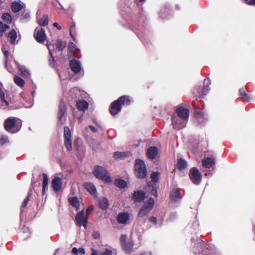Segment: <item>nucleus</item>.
Returning a JSON list of instances; mask_svg holds the SVG:
<instances>
[{
	"instance_id": "1",
	"label": "nucleus",
	"mask_w": 255,
	"mask_h": 255,
	"mask_svg": "<svg viewBox=\"0 0 255 255\" xmlns=\"http://www.w3.org/2000/svg\"><path fill=\"white\" fill-rule=\"evenodd\" d=\"M21 125V121L15 117H9L4 122V129L12 133L18 132L20 130Z\"/></svg>"
},
{
	"instance_id": "2",
	"label": "nucleus",
	"mask_w": 255,
	"mask_h": 255,
	"mask_svg": "<svg viewBox=\"0 0 255 255\" xmlns=\"http://www.w3.org/2000/svg\"><path fill=\"white\" fill-rule=\"evenodd\" d=\"M134 174L136 177L139 179H143L147 176V169L144 162L139 159L135 161Z\"/></svg>"
},
{
	"instance_id": "3",
	"label": "nucleus",
	"mask_w": 255,
	"mask_h": 255,
	"mask_svg": "<svg viewBox=\"0 0 255 255\" xmlns=\"http://www.w3.org/2000/svg\"><path fill=\"white\" fill-rule=\"evenodd\" d=\"M93 174L97 178L106 183H110L112 181L108 171L102 166L99 165L96 166L93 171Z\"/></svg>"
},
{
	"instance_id": "4",
	"label": "nucleus",
	"mask_w": 255,
	"mask_h": 255,
	"mask_svg": "<svg viewBox=\"0 0 255 255\" xmlns=\"http://www.w3.org/2000/svg\"><path fill=\"white\" fill-rule=\"evenodd\" d=\"M120 244L122 250L128 254H130L133 251L134 246L133 241L128 238L126 235H122L120 239Z\"/></svg>"
},
{
	"instance_id": "5",
	"label": "nucleus",
	"mask_w": 255,
	"mask_h": 255,
	"mask_svg": "<svg viewBox=\"0 0 255 255\" xmlns=\"http://www.w3.org/2000/svg\"><path fill=\"white\" fill-rule=\"evenodd\" d=\"M189 176L193 184L199 185L202 181V175L196 167H192L189 172Z\"/></svg>"
},
{
	"instance_id": "6",
	"label": "nucleus",
	"mask_w": 255,
	"mask_h": 255,
	"mask_svg": "<svg viewBox=\"0 0 255 255\" xmlns=\"http://www.w3.org/2000/svg\"><path fill=\"white\" fill-rule=\"evenodd\" d=\"M88 218L85 216L84 209L78 212L75 216V222L78 227L83 226L86 229L88 224Z\"/></svg>"
},
{
	"instance_id": "7",
	"label": "nucleus",
	"mask_w": 255,
	"mask_h": 255,
	"mask_svg": "<svg viewBox=\"0 0 255 255\" xmlns=\"http://www.w3.org/2000/svg\"><path fill=\"white\" fill-rule=\"evenodd\" d=\"M64 141L67 150L71 151L72 149L71 133L68 127L64 128Z\"/></svg>"
},
{
	"instance_id": "8",
	"label": "nucleus",
	"mask_w": 255,
	"mask_h": 255,
	"mask_svg": "<svg viewBox=\"0 0 255 255\" xmlns=\"http://www.w3.org/2000/svg\"><path fill=\"white\" fill-rule=\"evenodd\" d=\"M187 121L177 116H173L172 117V124L173 128L176 130L184 128L186 126Z\"/></svg>"
},
{
	"instance_id": "9",
	"label": "nucleus",
	"mask_w": 255,
	"mask_h": 255,
	"mask_svg": "<svg viewBox=\"0 0 255 255\" xmlns=\"http://www.w3.org/2000/svg\"><path fill=\"white\" fill-rule=\"evenodd\" d=\"M68 56L71 58L72 56L75 58H80V50L73 42H69L68 44Z\"/></svg>"
},
{
	"instance_id": "10",
	"label": "nucleus",
	"mask_w": 255,
	"mask_h": 255,
	"mask_svg": "<svg viewBox=\"0 0 255 255\" xmlns=\"http://www.w3.org/2000/svg\"><path fill=\"white\" fill-rule=\"evenodd\" d=\"M33 36L37 42L42 43L46 39L45 30L42 28L36 27L34 30Z\"/></svg>"
},
{
	"instance_id": "11",
	"label": "nucleus",
	"mask_w": 255,
	"mask_h": 255,
	"mask_svg": "<svg viewBox=\"0 0 255 255\" xmlns=\"http://www.w3.org/2000/svg\"><path fill=\"white\" fill-rule=\"evenodd\" d=\"M119 101L117 99L113 102L110 105L109 112L112 116H116L122 110V107Z\"/></svg>"
},
{
	"instance_id": "12",
	"label": "nucleus",
	"mask_w": 255,
	"mask_h": 255,
	"mask_svg": "<svg viewBox=\"0 0 255 255\" xmlns=\"http://www.w3.org/2000/svg\"><path fill=\"white\" fill-rule=\"evenodd\" d=\"M177 117L187 121L189 116V111L183 107L178 108L176 110Z\"/></svg>"
},
{
	"instance_id": "13",
	"label": "nucleus",
	"mask_w": 255,
	"mask_h": 255,
	"mask_svg": "<svg viewBox=\"0 0 255 255\" xmlns=\"http://www.w3.org/2000/svg\"><path fill=\"white\" fill-rule=\"evenodd\" d=\"M69 66L72 71L76 74L79 73L82 69L80 62L74 59L70 61Z\"/></svg>"
},
{
	"instance_id": "14",
	"label": "nucleus",
	"mask_w": 255,
	"mask_h": 255,
	"mask_svg": "<svg viewBox=\"0 0 255 255\" xmlns=\"http://www.w3.org/2000/svg\"><path fill=\"white\" fill-rule=\"evenodd\" d=\"M146 198L145 192L142 190L134 191L132 195V199L135 203L141 202Z\"/></svg>"
},
{
	"instance_id": "15",
	"label": "nucleus",
	"mask_w": 255,
	"mask_h": 255,
	"mask_svg": "<svg viewBox=\"0 0 255 255\" xmlns=\"http://www.w3.org/2000/svg\"><path fill=\"white\" fill-rule=\"evenodd\" d=\"M129 220V214L127 212L120 213L117 217V221L119 224H127Z\"/></svg>"
},
{
	"instance_id": "16",
	"label": "nucleus",
	"mask_w": 255,
	"mask_h": 255,
	"mask_svg": "<svg viewBox=\"0 0 255 255\" xmlns=\"http://www.w3.org/2000/svg\"><path fill=\"white\" fill-rule=\"evenodd\" d=\"M158 153V149L156 146H150L146 151V156L148 159L153 160L155 159Z\"/></svg>"
},
{
	"instance_id": "17",
	"label": "nucleus",
	"mask_w": 255,
	"mask_h": 255,
	"mask_svg": "<svg viewBox=\"0 0 255 255\" xmlns=\"http://www.w3.org/2000/svg\"><path fill=\"white\" fill-rule=\"evenodd\" d=\"M118 101L122 106H128L133 102L132 99L129 96L124 95L121 96L118 99Z\"/></svg>"
},
{
	"instance_id": "18",
	"label": "nucleus",
	"mask_w": 255,
	"mask_h": 255,
	"mask_svg": "<svg viewBox=\"0 0 255 255\" xmlns=\"http://www.w3.org/2000/svg\"><path fill=\"white\" fill-rule=\"evenodd\" d=\"M216 159L214 157L204 158L202 160V163L203 167L210 168L215 165Z\"/></svg>"
},
{
	"instance_id": "19",
	"label": "nucleus",
	"mask_w": 255,
	"mask_h": 255,
	"mask_svg": "<svg viewBox=\"0 0 255 255\" xmlns=\"http://www.w3.org/2000/svg\"><path fill=\"white\" fill-rule=\"evenodd\" d=\"M76 107L79 111L85 112L89 107V104L84 100H78L76 102Z\"/></svg>"
},
{
	"instance_id": "20",
	"label": "nucleus",
	"mask_w": 255,
	"mask_h": 255,
	"mask_svg": "<svg viewBox=\"0 0 255 255\" xmlns=\"http://www.w3.org/2000/svg\"><path fill=\"white\" fill-rule=\"evenodd\" d=\"M52 187L53 190L56 191H59L61 189L62 182L60 178L56 177L52 180Z\"/></svg>"
},
{
	"instance_id": "21",
	"label": "nucleus",
	"mask_w": 255,
	"mask_h": 255,
	"mask_svg": "<svg viewBox=\"0 0 255 255\" xmlns=\"http://www.w3.org/2000/svg\"><path fill=\"white\" fill-rule=\"evenodd\" d=\"M209 90V86L204 85L203 86H200L198 89L197 96L200 98H203Z\"/></svg>"
},
{
	"instance_id": "22",
	"label": "nucleus",
	"mask_w": 255,
	"mask_h": 255,
	"mask_svg": "<svg viewBox=\"0 0 255 255\" xmlns=\"http://www.w3.org/2000/svg\"><path fill=\"white\" fill-rule=\"evenodd\" d=\"M17 69L22 77L24 78H29L30 77L29 71L24 66L18 64Z\"/></svg>"
},
{
	"instance_id": "23",
	"label": "nucleus",
	"mask_w": 255,
	"mask_h": 255,
	"mask_svg": "<svg viewBox=\"0 0 255 255\" xmlns=\"http://www.w3.org/2000/svg\"><path fill=\"white\" fill-rule=\"evenodd\" d=\"M170 198L171 200L174 202H177L181 198V192L179 189L173 190L170 194Z\"/></svg>"
},
{
	"instance_id": "24",
	"label": "nucleus",
	"mask_w": 255,
	"mask_h": 255,
	"mask_svg": "<svg viewBox=\"0 0 255 255\" xmlns=\"http://www.w3.org/2000/svg\"><path fill=\"white\" fill-rule=\"evenodd\" d=\"M109 206V202L107 198L102 197L99 199V207L101 209L105 210L108 208Z\"/></svg>"
},
{
	"instance_id": "25",
	"label": "nucleus",
	"mask_w": 255,
	"mask_h": 255,
	"mask_svg": "<svg viewBox=\"0 0 255 255\" xmlns=\"http://www.w3.org/2000/svg\"><path fill=\"white\" fill-rule=\"evenodd\" d=\"M66 46V42L61 40V39H57L53 45L54 48L58 51H63L65 48Z\"/></svg>"
},
{
	"instance_id": "26",
	"label": "nucleus",
	"mask_w": 255,
	"mask_h": 255,
	"mask_svg": "<svg viewBox=\"0 0 255 255\" xmlns=\"http://www.w3.org/2000/svg\"><path fill=\"white\" fill-rule=\"evenodd\" d=\"M84 187L92 195L96 196V188L93 183H86L84 184Z\"/></svg>"
},
{
	"instance_id": "27",
	"label": "nucleus",
	"mask_w": 255,
	"mask_h": 255,
	"mask_svg": "<svg viewBox=\"0 0 255 255\" xmlns=\"http://www.w3.org/2000/svg\"><path fill=\"white\" fill-rule=\"evenodd\" d=\"M66 111V108L65 104L63 103H60L59 106L58 112V118L60 121H62V117L64 115Z\"/></svg>"
},
{
	"instance_id": "28",
	"label": "nucleus",
	"mask_w": 255,
	"mask_h": 255,
	"mask_svg": "<svg viewBox=\"0 0 255 255\" xmlns=\"http://www.w3.org/2000/svg\"><path fill=\"white\" fill-rule=\"evenodd\" d=\"M68 202L71 205L75 208L76 210L78 211L80 208V202L77 197H71L68 199Z\"/></svg>"
},
{
	"instance_id": "29",
	"label": "nucleus",
	"mask_w": 255,
	"mask_h": 255,
	"mask_svg": "<svg viewBox=\"0 0 255 255\" xmlns=\"http://www.w3.org/2000/svg\"><path fill=\"white\" fill-rule=\"evenodd\" d=\"M23 5L19 2L16 1L12 2L11 4V10L14 13H17L23 9Z\"/></svg>"
},
{
	"instance_id": "30",
	"label": "nucleus",
	"mask_w": 255,
	"mask_h": 255,
	"mask_svg": "<svg viewBox=\"0 0 255 255\" xmlns=\"http://www.w3.org/2000/svg\"><path fill=\"white\" fill-rule=\"evenodd\" d=\"M7 37L9 39V42L11 44H15L17 37V32L14 29H12L8 32Z\"/></svg>"
},
{
	"instance_id": "31",
	"label": "nucleus",
	"mask_w": 255,
	"mask_h": 255,
	"mask_svg": "<svg viewBox=\"0 0 255 255\" xmlns=\"http://www.w3.org/2000/svg\"><path fill=\"white\" fill-rule=\"evenodd\" d=\"M187 167V162L182 158H179L177 160V167L178 169L182 170L185 169Z\"/></svg>"
},
{
	"instance_id": "32",
	"label": "nucleus",
	"mask_w": 255,
	"mask_h": 255,
	"mask_svg": "<svg viewBox=\"0 0 255 255\" xmlns=\"http://www.w3.org/2000/svg\"><path fill=\"white\" fill-rule=\"evenodd\" d=\"M130 154L129 152H119L116 151L114 153L113 157L114 159L124 158Z\"/></svg>"
},
{
	"instance_id": "33",
	"label": "nucleus",
	"mask_w": 255,
	"mask_h": 255,
	"mask_svg": "<svg viewBox=\"0 0 255 255\" xmlns=\"http://www.w3.org/2000/svg\"><path fill=\"white\" fill-rule=\"evenodd\" d=\"M147 184L149 189L151 191V193L155 197H157V189L156 184L152 183V182H148Z\"/></svg>"
},
{
	"instance_id": "34",
	"label": "nucleus",
	"mask_w": 255,
	"mask_h": 255,
	"mask_svg": "<svg viewBox=\"0 0 255 255\" xmlns=\"http://www.w3.org/2000/svg\"><path fill=\"white\" fill-rule=\"evenodd\" d=\"M154 199L152 197H150L146 202H145L143 207L152 210L154 207Z\"/></svg>"
},
{
	"instance_id": "35",
	"label": "nucleus",
	"mask_w": 255,
	"mask_h": 255,
	"mask_svg": "<svg viewBox=\"0 0 255 255\" xmlns=\"http://www.w3.org/2000/svg\"><path fill=\"white\" fill-rule=\"evenodd\" d=\"M160 173L159 172H153L150 175L152 183L156 184L159 180Z\"/></svg>"
},
{
	"instance_id": "36",
	"label": "nucleus",
	"mask_w": 255,
	"mask_h": 255,
	"mask_svg": "<svg viewBox=\"0 0 255 255\" xmlns=\"http://www.w3.org/2000/svg\"><path fill=\"white\" fill-rule=\"evenodd\" d=\"M37 22L40 26H46L48 23V17L47 15H43L38 20Z\"/></svg>"
},
{
	"instance_id": "37",
	"label": "nucleus",
	"mask_w": 255,
	"mask_h": 255,
	"mask_svg": "<svg viewBox=\"0 0 255 255\" xmlns=\"http://www.w3.org/2000/svg\"><path fill=\"white\" fill-rule=\"evenodd\" d=\"M13 81L15 84L20 87H23L24 86V81L17 75L14 76Z\"/></svg>"
},
{
	"instance_id": "38",
	"label": "nucleus",
	"mask_w": 255,
	"mask_h": 255,
	"mask_svg": "<svg viewBox=\"0 0 255 255\" xmlns=\"http://www.w3.org/2000/svg\"><path fill=\"white\" fill-rule=\"evenodd\" d=\"M151 211V210L146 208L145 207H142L139 210L137 214V217L142 218L146 216Z\"/></svg>"
},
{
	"instance_id": "39",
	"label": "nucleus",
	"mask_w": 255,
	"mask_h": 255,
	"mask_svg": "<svg viewBox=\"0 0 255 255\" xmlns=\"http://www.w3.org/2000/svg\"><path fill=\"white\" fill-rule=\"evenodd\" d=\"M43 182H42V194H44L45 190L47 188L48 183V178L46 173H43Z\"/></svg>"
},
{
	"instance_id": "40",
	"label": "nucleus",
	"mask_w": 255,
	"mask_h": 255,
	"mask_svg": "<svg viewBox=\"0 0 255 255\" xmlns=\"http://www.w3.org/2000/svg\"><path fill=\"white\" fill-rule=\"evenodd\" d=\"M9 29V26L7 24H3L2 21H0V38H1L4 32Z\"/></svg>"
},
{
	"instance_id": "41",
	"label": "nucleus",
	"mask_w": 255,
	"mask_h": 255,
	"mask_svg": "<svg viewBox=\"0 0 255 255\" xmlns=\"http://www.w3.org/2000/svg\"><path fill=\"white\" fill-rule=\"evenodd\" d=\"M115 184L120 188H125L127 186V182L123 179L115 180Z\"/></svg>"
},
{
	"instance_id": "42",
	"label": "nucleus",
	"mask_w": 255,
	"mask_h": 255,
	"mask_svg": "<svg viewBox=\"0 0 255 255\" xmlns=\"http://www.w3.org/2000/svg\"><path fill=\"white\" fill-rule=\"evenodd\" d=\"M2 51L4 55V67L7 68V62H8V58L9 55V52L8 50L5 49L4 47H2Z\"/></svg>"
},
{
	"instance_id": "43",
	"label": "nucleus",
	"mask_w": 255,
	"mask_h": 255,
	"mask_svg": "<svg viewBox=\"0 0 255 255\" xmlns=\"http://www.w3.org/2000/svg\"><path fill=\"white\" fill-rule=\"evenodd\" d=\"M1 18L4 22L7 23V24L11 23L12 21V18L10 14L7 12L3 13L1 16Z\"/></svg>"
},
{
	"instance_id": "44",
	"label": "nucleus",
	"mask_w": 255,
	"mask_h": 255,
	"mask_svg": "<svg viewBox=\"0 0 255 255\" xmlns=\"http://www.w3.org/2000/svg\"><path fill=\"white\" fill-rule=\"evenodd\" d=\"M47 47H48V49L49 50V54L50 55V58L48 60L49 65L51 67H54V65H55L54 64V56H53V54L52 53V50L50 48L49 45H48L47 46Z\"/></svg>"
},
{
	"instance_id": "45",
	"label": "nucleus",
	"mask_w": 255,
	"mask_h": 255,
	"mask_svg": "<svg viewBox=\"0 0 255 255\" xmlns=\"http://www.w3.org/2000/svg\"><path fill=\"white\" fill-rule=\"evenodd\" d=\"M4 97V92L1 88H0V99L1 102L4 103L5 104L6 106H8V102L5 100Z\"/></svg>"
},
{
	"instance_id": "46",
	"label": "nucleus",
	"mask_w": 255,
	"mask_h": 255,
	"mask_svg": "<svg viewBox=\"0 0 255 255\" xmlns=\"http://www.w3.org/2000/svg\"><path fill=\"white\" fill-rule=\"evenodd\" d=\"M31 196V192H29L28 193L27 196L24 199V200L21 204V207L22 208H25L26 207L28 202L29 200V199H30Z\"/></svg>"
},
{
	"instance_id": "47",
	"label": "nucleus",
	"mask_w": 255,
	"mask_h": 255,
	"mask_svg": "<svg viewBox=\"0 0 255 255\" xmlns=\"http://www.w3.org/2000/svg\"><path fill=\"white\" fill-rule=\"evenodd\" d=\"M75 23L73 22L72 24V25H70L69 31H70V35L71 36V37L72 38L73 40L74 41H75L76 38H75L74 34H73V31L74 30V29H75Z\"/></svg>"
},
{
	"instance_id": "48",
	"label": "nucleus",
	"mask_w": 255,
	"mask_h": 255,
	"mask_svg": "<svg viewBox=\"0 0 255 255\" xmlns=\"http://www.w3.org/2000/svg\"><path fill=\"white\" fill-rule=\"evenodd\" d=\"M94 208L93 206H90L86 210V217L88 218L89 216L91 214V212L93 210Z\"/></svg>"
},
{
	"instance_id": "49",
	"label": "nucleus",
	"mask_w": 255,
	"mask_h": 255,
	"mask_svg": "<svg viewBox=\"0 0 255 255\" xmlns=\"http://www.w3.org/2000/svg\"><path fill=\"white\" fill-rule=\"evenodd\" d=\"M241 97L246 102H249L250 101V97L247 93H246Z\"/></svg>"
},
{
	"instance_id": "50",
	"label": "nucleus",
	"mask_w": 255,
	"mask_h": 255,
	"mask_svg": "<svg viewBox=\"0 0 255 255\" xmlns=\"http://www.w3.org/2000/svg\"><path fill=\"white\" fill-rule=\"evenodd\" d=\"M150 222L152 223L154 225H156L157 223V219L156 217L152 216L149 219Z\"/></svg>"
},
{
	"instance_id": "51",
	"label": "nucleus",
	"mask_w": 255,
	"mask_h": 255,
	"mask_svg": "<svg viewBox=\"0 0 255 255\" xmlns=\"http://www.w3.org/2000/svg\"><path fill=\"white\" fill-rule=\"evenodd\" d=\"M8 141V139L6 137L2 136L0 139V143L2 145L6 143Z\"/></svg>"
},
{
	"instance_id": "52",
	"label": "nucleus",
	"mask_w": 255,
	"mask_h": 255,
	"mask_svg": "<svg viewBox=\"0 0 255 255\" xmlns=\"http://www.w3.org/2000/svg\"><path fill=\"white\" fill-rule=\"evenodd\" d=\"M113 252L112 250L109 249H106L105 251L103 253V255H112Z\"/></svg>"
},
{
	"instance_id": "53",
	"label": "nucleus",
	"mask_w": 255,
	"mask_h": 255,
	"mask_svg": "<svg viewBox=\"0 0 255 255\" xmlns=\"http://www.w3.org/2000/svg\"><path fill=\"white\" fill-rule=\"evenodd\" d=\"M246 93V90L245 88H242L239 89V94L241 97L245 94Z\"/></svg>"
},
{
	"instance_id": "54",
	"label": "nucleus",
	"mask_w": 255,
	"mask_h": 255,
	"mask_svg": "<svg viewBox=\"0 0 255 255\" xmlns=\"http://www.w3.org/2000/svg\"><path fill=\"white\" fill-rule=\"evenodd\" d=\"M22 19H29L30 18V14L28 12L23 13L22 15Z\"/></svg>"
},
{
	"instance_id": "55",
	"label": "nucleus",
	"mask_w": 255,
	"mask_h": 255,
	"mask_svg": "<svg viewBox=\"0 0 255 255\" xmlns=\"http://www.w3.org/2000/svg\"><path fill=\"white\" fill-rule=\"evenodd\" d=\"M89 128L93 132H97L98 131V129L93 126L90 125Z\"/></svg>"
},
{
	"instance_id": "56",
	"label": "nucleus",
	"mask_w": 255,
	"mask_h": 255,
	"mask_svg": "<svg viewBox=\"0 0 255 255\" xmlns=\"http://www.w3.org/2000/svg\"><path fill=\"white\" fill-rule=\"evenodd\" d=\"M78 253L82 255H84L85 254V249L82 248H79L78 249Z\"/></svg>"
},
{
	"instance_id": "57",
	"label": "nucleus",
	"mask_w": 255,
	"mask_h": 255,
	"mask_svg": "<svg viewBox=\"0 0 255 255\" xmlns=\"http://www.w3.org/2000/svg\"><path fill=\"white\" fill-rule=\"evenodd\" d=\"M53 25L54 27H56L58 30H61L62 29L61 26H59L57 22H54Z\"/></svg>"
},
{
	"instance_id": "58",
	"label": "nucleus",
	"mask_w": 255,
	"mask_h": 255,
	"mask_svg": "<svg viewBox=\"0 0 255 255\" xmlns=\"http://www.w3.org/2000/svg\"><path fill=\"white\" fill-rule=\"evenodd\" d=\"M100 233L97 232L93 234V236L95 239H98L100 238Z\"/></svg>"
},
{
	"instance_id": "59",
	"label": "nucleus",
	"mask_w": 255,
	"mask_h": 255,
	"mask_svg": "<svg viewBox=\"0 0 255 255\" xmlns=\"http://www.w3.org/2000/svg\"><path fill=\"white\" fill-rule=\"evenodd\" d=\"M79 139L78 138H77L75 139V140L74 141V146L75 147H76V150H78V147L77 146V144H78V143L79 142Z\"/></svg>"
},
{
	"instance_id": "60",
	"label": "nucleus",
	"mask_w": 255,
	"mask_h": 255,
	"mask_svg": "<svg viewBox=\"0 0 255 255\" xmlns=\"http://www.w3.org/2000/svg\"><path fill=\"white\" fill-rule=\"evenodd\" d=\"M72 253L73 254H76L78 253V249H77L76 248L74 247L72 249Z\"/></svg>"
},
{
	"instance_id": "61",
	"label": "nucleus",
	"mask_w": 255,
	"mask_h": 255,
	"mask_svg": "<svg viewBox=\"0 0 255 255\" xmlns=\"http://www.w3.org/2000/svg\"><path fill=\"white\" fill-rule=\"evenodd\" d=\"M139 255H151V254L149 252H143L141 253Z\"/></svg>"
},
{
	"instance_id": "62",
	"label": "nucleus",
	"mask_w": 255,
	"mask_h": 255,
	"mask_svg": "<svg viewBox=\"0 0 255 255\" xmlns=\"http://www.w3.org/2000/svg\"><path fill=\"white\" fill-rule=\"evenodd\" d=\"M249 5H255V0H250Z\"/></svg>"
},
{
	"instance_id": "63",
	"label": "nucleus",
	"mask_w": 255,
	"mask_h": 255,
	"mask_svg": "<svg viewBox=\"0 0 255 255\" xmlns=\"http://www.w3.org/2000/svg\"><path fill=\"white\" fill-rule=\"evenodd\" d=\"M92 253L91 254V255H98V253L96 251L94 250V249H92Z\"/></svg>"
},
{
	"instance_id": "64",
	"label": "nucleus",
	"mask_w": 255,
	"mask_h": 255,
	"mask_svg": "<svg viewBox=\"0 0 255 255\" xmlns=\"http://www.w3.org/2000/svg\"><path fill=\"white\" fill-rule=\"evenodd\" d=\"M244 1L248 4H249V2H250V0H244Z\"/></svg>"
}]
</instances>
